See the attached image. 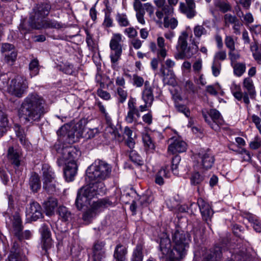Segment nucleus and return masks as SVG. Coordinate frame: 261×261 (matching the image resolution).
Returning <instances> with one entry per match:
<instances>
[{"label": "nucleus", "mask_w": 261, "mask_h": 261, "mask_svg": "<svg viewBox=\"0 0 261 261\" xmlns=\"http://www.w3.org/2000/svg\"><path fill=\"white\" fill-rule=\"evenodd\" d=\"M85 125L82 121L75 124H66L57 131L59 140L55 144L54 149L58 154L57 164L59 167L67 162H75L79 155L80 151L74 146L66 145L72 144L77 141L83 135Z\"/></svg>", "instance_id": "f257e3e1"}, {"label": "nucleus", "mask_w": 261, "mask_h": 261, "mask_svg": "<svg viewBox=\"0 0 261 261\" xmlns=\"http://www.w3.org/2000/svg\"><path fill=\"white\" fill-rule=\"evenodd\" d=\"M172 240L174 247L171 249L170 239L168 237L161 239L160 257L163 261H181L187 254L190 242L189 234L182 231L176 230L172 235Z\"/></svg>", "instance_id": "f03ea898"}, {"label": "nucleus", "mask_w": 261, "mask_h": 261, "mask_svg": "<svg viewBox=\"0 0 261 261\" xmlns=\"http://www.w3.org/2000/svg\"><path fill=\"white\" fill-rule=\"evenodd\" d=\"M45 103L42 96L35 92L30 93L18 109L19 117L30 123L40 121L46 113Z\"/></svg>", "instance_id": "7ed1b4c3"}, {"label": "nucleus", "mask_w": 261, "mask_h": 261, "mask_svg": "<svg viewBox=\"0 0 261 261\" xmlns=\"http://www.w3.org/2000/svg\"><path fill=\"white\" fill-rule=\"evenodd\" d=\"M106 189L104 183L88 185L81 188L78 191L75 205L79 210L91 204L90 200L97 195L105 194Z\"/></svg>", "instance_id": "20e7f679"}, {"label": "nucleus", "mask_w": 261, "mask_h": 261, "mask_svg": "<svg viewBox=\"0 0 261 261\" xmlns=\"http://www.w3.org/2000/svg\"><path fill=\"white\" fill-rule=\"evenodd\" d=\"M112 167L106 162L100 160L95 161L87 169L86 175L91 182L96 185L109 178L111 174Z\"/></svg>", "instance_id": "39448f33"}, {"label": "nucleus", "mask_w": 261, "mask_h": 261, "mask_svg": "<svg viewBox=\"0 0 261 261\" xmlns=\"http://www.w3.org/2000/svg\"><path fill=\"white\" fill-rule=\"evenodd\" d=\"M7 227L11 232L17 238V239H30L32 236L29 230L23 231V226L20 216L15 213L12 216H9L6 220Z\"/></svg>", "instance_id": "423d86ee"}, {"label": "nucleus", "mask_w": 261, "mask_h": 261, "mask_svg": "<svg viewBox=\"0 0 261 261\" xmlns=\"http://www.w3.org/2000/svg\"><path fill=\"white\" fill-rule=\"evenodd\" d=\"M188 34L187 31H182L179 35L176 46V48L178 52L175 56L176 59L190 58L194 54L190 53V47L188 46Z\"/></svg>", "instance_id": "0eeeda50"}, {"label": "nucleus", "mask_w": 261, "mask_h": 261, "mask_svg": "<svg viewBox=\"0 0 261 261\" xmlns=\"http://www.w3.org/2000/svg\"><path fill=\"white\" fill-rule=\"evenodd\" d=\"M28 88L27 80L23 76L17 75L11 81L9 89V92L17 97H21Z\"/></svg>", "instance_id": "6e6552de"}, {"label": "nucleus", "mask_w": 261, "mask_h": 261, "mask_svg": "<svg viewBox=\"0 0 261 261\" xmlns=\"http://www.w3.org/2000/svg\"><path fill=\"white\" fill-rule=\"evenodd\" d=\"M51 9L50 5L48 3L37 4L30 13V16L37 22V26L42 28L43 20L48 15Z\"/></svg>", "instance_id": "1a4fd4ad"}, {"label": "nucleus", "mask_w": 261, "mask_h": 261, "mask_svg": "<svg viewBox=\"0 0 261 261\" xmlns=\"http://www.w3.org/2000/svg\"><path fill=\"white\" fill-rule=\"evenodd\" d=\"M41 236L40 246L42 254L49 257V250L53 246V241L51 238V232L48 226L43 224L40 229Z\"/></svg>", "instance_id": "9d476101"}, {"label": "nucleus", "mask_w": 261, "mask_h": 261, "mask_svg": "<svg viewBox=\"0 0 261 261\" xmlns=\"http://www.w3.org/2000/svg\"><path fill=\"white\" fill-rule=\"evenodd\" d=\"M122 41V36L120 34H114L110 41V47L111 52L110 57L113 64L116 63L120 59L122 51L121 44Z\"/></svg>", "instance_id": "9b49d317"}, {"label": "nucleus", "mask_w": 261, "mask_h": 261, "mask_svg": "<svg viewBox=\"0 0 261 261\" xmlns=\"http://www.w3.org/2000/svg\"><path fill=\"white\" fill-rule=\"evenodd\" d=\"M106 242L103 241L96 240L90 249V255L92 261H106Z\"/></svg>", "instance_id": "f8f14e48"}, {"label": "nucleus", "mask_w": 261, "mask_h": 261, "mask_svg": "<svg viewBox=\"0 0 261 261\" xmlns=\"http://www.w3.org/2000/svg\"><path fill=\"white\" fill-rule=\"evenodd\" d=\"M7 158L15 169L25 165L24 158L21 150L19 148L9 147L7 151Z\"/></svg>", "instance_id": "ddd939ff"}, {"label": "nucleus", "mask_w": 261, "mask_h": 261, "mask_svg": "<svg viewBox=\"0 0 261 261\" xmlns=\"http://www.w3.org/2000/svg\"><path fill=\"white\" fill-rule=\"evenodd\" d=\"M198 156V162L201 170H207L213 167L215 160L214 155L210 149L200 151Z\"/></svg>", "instance_id": "4468645a"}, {"label": "nucleus", "mask_w": 261, "mask_h": 261, "mask_svg": "<svg viewBox=\"0 0 261 261\" xmlns=\"http://www.w3.org/2000/svg\"><path fill=\"white\" fill-rule=\"evenodd\" d=\"M154 3L155 5L160 9L155 12L156 16L158 20H155L157 24H162V19L164 15L165 17H169L173 13L174 8L171 5L166 4V0H154Z\"/></svg>", "instance_id": "2eb2a0df"}, {"label": "nucleus", "mask_w": 261, "mask_h": 261, "mask_svg": "<svg viewBox=\"0 0 261 261\" xmlns=\"http://www.w3.org/2000/svg\"><path fill=\"white\" fill-rule=\"evenodd\" d=\"M197 205L199 207L203 220L206 222L210 220L214 212L210 204L200 198L198 199L196 203H193L190 205V208L192 210Z\"/></svg>", "instance_id": "dca6fc26"}, {"label": "nucleus", "mask_w": 261, "mask_h": 261, "mask_svg": "<svg viewBox=\"0 0 261 261\" xmlns=\"http://www.w3.org/2000/svg\"><path fill=\"white\" fill-rule=\"evenodd\" d=\"M128 112L125 120L128 123L137 122L140 117L139 110L136 106V100L134 98L130 97L127 103Z\"/></svg>", "instance_id": "f3484780"}, {"label": "nucleus", "mask_w": 261, "mask_h": 261, "mask_svg": "<svg viewBox=\"0 0 261 261\" xmlns=\"http://www.w3.org/2000/svg\"><path fill=\"white\" fill-rule=\"evenodd\" d=\"M179 11L188 18H193L197 14L194 0H185V2H180Z\"/></svg>", "instance_id": "a211bd4d"}, {"label": "nucleus", "mask_w": 261, "mask_h": 261, "mask_svg": "<svg viewBox=\"0 0 261 261\" xmlns=\"http://www.w3.org/2000/svg\"><path fill=\"white\" fill-rule=\"evenodd\" d=\"M168 151L172 154L185 152L187 149V144L180 138L173 137L169 141Z\"/></svg>", "instance_id": "6ab92c4d"}, {"label": "nucleus", "mask_w": 261, "mask_h": 261, "mask_svg": "<svg viewBox=\"0 0 261 261\" xmlns=\"http://www.w3.org/2000/svg\"><path fill=\"white\" fill-rule=\"evenodd\" d=\"M243 85L247 90V92L244 93L243 101L245 104L248 105L250 103L249 96L252 99H254L255 97L256 91L255 87L252 80L249 77H246L244 79Z\"/></svg>", "instance_id": "aec40b11"}, {"label": "nucleus", "mask_w": 261, "mask_h": 261, "mask_svg": "<svg viewBox=\"0 0 261 261\" xmlns=\"http://www.w3.org/2000/svg\"><path fill=\"white\" fill-rule=\"evenodd\" d=\"M26 213L31 221H37L43 216L41 206L38 202L34 201L30 203L29 206L27 208Z\"/></svg>", "instance_id": "412c9836"}, {"label": "nucleus", "mask_w": 261, "mask_h": 261, "mask_svg": "<svg viewBox=\"0 0 261 261\" xmlns=\"http://www.w3.org/2000/svg\"><path fill=\"white\" fill-rule=\"evenodd\" d=\"M154 86L151 84L148 81H146L143 89L142 92V98L145 103L151 106L154 100V95L153 90Z\"/></svg>", "instance_id": "4be33fe9"}, {"label": "nucleus", "mask_w": 261, "mask_h": 261, "mask_svg": "<svg viewBox=\"0 0 261 261\" xmlns=\"http://www.w3.org/2000/svg\"><path fill=\"white\" fill-rule=\"evenodd\" d=\"M37 22L30 16L29 20L23 19L21 20L19 25L18 29L23 35L29 33L32 29L39 30L41 29L40 26H37Z\"/></svg>", "instance_id": "5701e85b"}, {"label": "nucleus", "mask_w": 261, "mask_h": 261, "mask_svg": "<svg viewBox=\"0 0 261 261\" xmlns=\"http://www.w3.org/2000/svg\"><path fill=\"white\" fill-rule=\"evenodd\" d=\"M222 252L221 247L216 246L205 254L203 258V261H220L222 258ZM224 261L234 260L232 259H228Z\"/></svg>", "instance_id": "b1692460"}, {"label": "nucleus", "mask_w": 261, "mask_h": 261, "mask_svg": "<svg viewBox=\"0 0 261 261\" xmlns=\"http://www.w3.org/2000/svg\"><path fill=\"white\" fill-rule=\"evenodd\" d=\"M64 169V174L67 181H71L74 179L77 173V166L76 162H67Z\"/></svg>", "instance_id": "393cba45"}, {"label": "nucleus", "mask_w": 261, "mask_h": 261, "mask_svg": "<svg viewBox=\"0 0 261 261\" xmlns=\"http://www.w3.org/2000/svg\"><path fill=\"white\" fill-rule=\"evenodd\" d=\"M58 205L57 198L50 197L43 203V206L46 215L51 216L54 214L55 210Z\"/></svg>", "instance_id": "a878e982"}, {"label": "nucleus", "mask_w": 261, "mask_h": 261, "mask_svg": "<svg viewBox=\"0 0 261 261\" xmlns=\"http://www.w3.org/2000/svg\"><path fill=\"white\" fill-rule=\"evenodd\" d=\"M127 253V248L119 243L115 247L113 256L116 261L127 260L126 257Z\"/></svg>", "instance_id": "bb28decb"}, {"label": "nucleus", "mask_w": 261, "mask_h": 261, "mask_svg": "<svg viewBox=\"0 0 261 261\" xmlns=\"http://www.w3.org/2000/svg\"><path fill=\"white\" fill-rule=\"evenodd\" d=\"M112 205L113 202L111 201L109 198L106 197L93 202L91 206H92V208L97 212L100 211Z\"/></svg>", "instance_id": "cd10ccee"}, {"label": "nucleus", "mask_w": 261, "mask_h": 261, "mask_svg": "<svg viewBox=\"0 0 261 261\" xmlns=\"http://www.w3.org/2000/svg\"><path fill=\"white\" fill-rule=\"evenodd\" d=\"M29 185L30 189L34 193H36L41 188L40 177L35 172L32 173L29 179Z\"/></svg>", "instance_id": "c85d7f7f"}, {"label": "nucleus", "mask_w": 261, "mask_h": 261, "mask_svg": "<svg viewBox=\"0 0 261 261\" xmlns=\"http://www.w3.org/2000/svg\"><path fill=\"white\" fill-rule=\"evenodd\" d=\"M157 44L159 49L157 51V57L161 62H162L167 56V50L165 46V40L162 37H159L157 39Z\"/></svg>", "instance_id": "c756f323"}, {"label": "nucleus", "mask_w": 261, "mask_h": 261, "mask_svg": "<svg viewBox=\"0 0 261 261\" xmlns=\"http://www.w3.org/2000/svg\"><path fill=\"white\" fill-rule=\"evenodd\" d=\"M14 129L16 136L19 139L20 143L25 147H29V142L26 139L24 129L18 124L15 125Z\"/></svg>", "instance_id": "7c9ffc66"}, {"label": "nucleus", "mask_w": 261, "mask_h": 261, "mask_svg": "<svg viewBox=\"0 0 261 261\" xmlns=\"http://www.w3.org/2000/svg\"><path fill=\"white\" fill-rule=\"evenodd\" d=\"M43 182H49L55 179V175L52 169L47 164L42 166Z\"/></svg>", "instance_id": "2f4dec72"}, {"label": "nucleus", "mask_w": 261, "mask_h": 261, "mask_svg": "<svg viewBox=\"0 0 261 261\" xmlns=\"http://www.w3.org/2000/svg\"><path fill=\"white\" fill-rule=\"evenodd\" d=\"M24 239L15 241L13 242L11 248L10 249V253H13L15 255H23L22 244L24 242H22Z\"/></svg>", "instance_id": "473e14b6"}, {"label": "nucleus", "mask_w": 261, "mask_h": 261, "mask_svg": "<svg viewBox=\"0 0 261 261\" xmlns=\"http://www.w3.org/2000/svg\"><path fill=\"white\" fill-rule=\"evenodd\" d=\"M57 213L62 221H69L72 218V214L68 209L64 206H60L58 207Z\"/></svg>", "instance_id": "72a5a7b5"}, {"label": "nucleus", "mask_w": 261, "mask_h": 261, "mask_svg": "<svg viewBox=\"0 0 261 261\" xmlns=\"http://www.w3.org/2000/svg\"><path fill=\"white\" fill-rule=\"evenodd\" d=\"M169 172L166 168L162 167L155 174L154 181L155 184L162 186L164 184V177H169Z\"/></svg>", "instance_id": "f704fd0d"}, {"label": "nucleus", "mask_w": 261, "mask_h": 261, "mask_svg": "<svg viewBox=\"0 0 261 261\" xmlns=\"http://www.w3.org/2000/svg\"><path fill=\"white\" fill-rule=\"evenodd\" d=\"M143 246L141 244H137L133 251L131 261H142L143 259Z\"/></svg>", "instance_id": "c9c22d12"}, {"label": "nucleus", "mask_w": 261, "mask_h": 261, "mask_svg": "<svg viewBox=\"0 0 261 261\" xmlns=\"http://www.w3.org/2000/svg\"><path fill=\"white\" fill-rule=\"evenodd\" d=\"M63 24L54 19H47L43 21L42 28L59 29L63 27Z\"/></svg>", "instance_id": "e433bc0d"}, {"label": "nucleus", "mask_w": 261, "mask_h": 261, "mask_svg": "<svg viewBox=\"0 0 261 261\" xmlns=\"http://www.w3.org/2000/svg\"><path fill=\"white\" fill-rule=\"evenodd\" d=\"M214 6L223 13H225L231 9L229 3L226 0H214Z\"/></svg>", "instance_id": "4c0bfd02"}, {"label": "nucleus", "mask_w": 261, "mask_h": 261, "mask_svg": "<svg viewBox=\"0 0 261 261\" xmlns=\"http://www.w3.org/2000/svg\"><path fill=\"white\" fill-rule=\"evenodd\" d=\"M233 73L237 76H242L246 71V64L244 63L237 62L232 65Z\"/></svg>", "instance_id": "58836bf2"}, {"label": "nucleus", "mask_w": 261, "mask_h": 261, "mask_svg": "<svg viewBox=\"0 0 261 261\" xmlns=\"http://www.w3.org/2000/svg\"><path fill=\"white\" fill-rule=\"evenodd\" d=\"M142 140L146 150L149 151L153 150L154 149V144L148 134H144L142 136Z\"/></svg>", "instance_id": "ea45409f"}, {"label": "nucleus", "mask_w": 261, "mask_h": 261, "mask_svg": "<svg viewBox=\"0 0 261 261\" xmlns=\"http://www.w3.org/2000/svg\"><path fill=\"white\" fill-rule=\"evenodd\" d=\"M163 24L165 28H170L171 30H174L178 25V21L174 17H164Z\"/></svg>", "instance_id": "a19ab883"}, {"label": "nucleus", "mask_w": 261, "mask_h": 261, "mask_svg": "<svg viewBox=\"0 0 261 261\" xmlns=\"http://www.w3.org/2000/svg\"><path fill=\"white\" fill-rule=\"evenodd\" d=\"M206 111L209 116L211 117L213 123L218 126V123H219V121L221 120V114L219 112L214 109Z\"/></svg>", "instance_id": "79ce46f5"}, {"label": "nucleus", "mask_w": 261, "mask_h": 261, "mask_svg": "<svg viewBox=\"0 0 261 261\" xmlns=\"http://www.w3.org/2000/svg\"><path fill=\"white\" fill-rule=\"evenodd\" d=\"M29 70L31 77L37 75L39 72V62L36 59H33L29 64Z\"/></svg>", "instance_id": "37998d69"}, {"label": "nucleus", "mask_w": 261, "mask_h": 261, "mask_svg": "<svg viewBox=\"0 0 261 261\" xmlns=\"http://www.w3.org/2000/svg\"><path fill=\"white\" fill-rule=\"evenodd\" d=\"M204 177L199 172H193L190 177V181L192 185L196 186L200 184L204 180Z\"/></svg>", "instance_id": "c03bdc74"}, {"label": "nucleus", "mask_w": 261, "mask_h": 261, "mask_svg": "<svg viewBox=\"0 0 261 261\" xmlns=\"http://www.w3.org/2000/svg\"><path fill=\"white\" fill-rule=\"evenodd\" d=\"M193 32L195 37L200 39L203 35H206L207 33V30L202 25L197 24L193 28Z\"/></svg>", "instance_id": "a18cd8bd"}, {"label": "nucleus", "mask_w": 261, "mask_h": 261, "mask_svg": "<svg viewBox=\"0 0 261 261\" xmlns=\"http://www.w3.org/2000/svg\"><path fill=\"white\" fill-rule=\"evenodd\" d=\"M248 220L254 230L257 232H261V221L254 216H249Z\"/></svg>", "instance_id": "49530a36"}, {"label": "nucleus", "mask_w": 261, "mask_h": 261, "mask_svg": "<svg viewBox=\"0 0 261 261\" xmlns=\"http://www.w3.org/2000/svg\"><path fill=\"white\" fill-rule=\"evenodd\" d=\"M153 200L152 195L144 194L142 195L138 200L139 203L142 206H147Z\"/></svg>", "instance_id": "de8ad7c7"}, {"label": "nucleus", "mask_w": 261, "mask_h": 261, "mask_svg": "<svg viewBox=\"0 0 261 261\" xmlns=\"http://www.w3.org/2000/svg\"><path fill=\"white\" fill-rule=\"evenodd\" d=\"M124 88L118 87L117 89V94L118 96V101L119 103H123L127 97V92L124 89Z\"/></svg>", "instance_id": "09e8293b"}, {"label": "nucleus", "mask_w": 261, "mask_h": 261, "mask_svg": "<svg viewBox=\"0 0 261 261\" xmlns=\"http://www.w3.org/2000/svg\"><path fill=\"white\" fill-rule=\"evenodd\" d=\"M129 157L130 160L135 164L139 165L142 164V161L141 156L135 150H130L129 151Z\"/></svg>", "instance_id": "8fccbe9b"}, {"label": "nucleus", "mask_w": 261, "mask_h": 261, "mask_svg": "<svg viewBox=\"0 0 261 261\" xmlns=\"http://www.w3.org/2000/svg\"><path fill=\"white\" fill-rule=\"evenodd\" d=\"M43 188L49 194H53L56 191L55 180L49 182H43Z\"/></svg>", "instance_id": "3c124183"}, {"label": "nucleus", "mask_w": 261, "mask_h": 261, "mask_svg": "<svg viewBox=\"0 0 261 261\" xmlns=\"http://www.w3.org/2000/svg\"><path fill=\"white\" fill-rule=\"evenodd\" d=\"M96 211L95 210L92 208V206H91V208L87 210L83 215V219L84 221L87 222H90L92 219L95 215Z\"/></svg>", "instance_id": "603ef678"}, {"label": "nucleus", "mask_w": 261, "mask_h": 261, "mask_svg": "<svg viewBox=\"0 0 261 261\" xmlns=\"http://www.w3.org/2000/svg\"><path fill=\"white\" fill-rule=\"evenodd\" d=\"M180 161V156L178 155H176L172 158L171 169L174 174H178V171L177 170V168Z\"/></svg>", "instance_id": "864d4df0"}, {"label": "nucleus", "mask_w": 261, "mask_h": 261, "mask_svg": "<svg viewBox=\"0 0 261 261\" xmlns=\"http://www.w3.org/2000/svg\"><path fill=\"white\" fill-rule=\"evenodd\" d=\"M202 115L205 121L214 130H218L219 128V126L215 124L212 120L211 117L207 114L206 111H202Z\"/></svg>", "instance_id": "5fc2aeb1"}, {"label": "nucleus", "mask_w": 261, "mask_h": 261, "mask_svg": "<svg viewBox=\"0 0 261 261\" xmlns=\"http://www.w3.org/2000/svg\"><path fill=\"white\" fill-rule=\"evenodd\" d=\"M224 20L225 26L229 27L230 24H233L238 20V19L236 16L227 13L224 16Z\"/></svg>", "instance_id": "6e6d98bb"}, {"label": "nucleus", "mask_w": 261, "mask_h": 261, "mask_svg": "<svg viewBox=\"0 0 261 261\" xmlns=\"http://www.w3.org/2000/svg\"><path fill=\"white\" fill-rule=\"evenodd\" d=\"M221 68V63L218 61L214 60L212 66V70L213 75L215 76H218L220 73Z\"/></svg>", "instance_id": "4d7b16f0"}, {"label": "nucleus", "mask_w": 261, "mask_h": 261, "mask_svg": "<svg viewBox=\"0 0 261 261\" xmlns=\"http://www.w3.org/2000/svg\"><path fill=\"white\" fill-rule=\"evenodd\" d=\"M10 77L8 74H0V89H4L8 86Z\"/></svg>", "instance_id": "13d9d810"}, {"label": "nucleus", "mask_w": 261, "mask_h": 261, "mask_svg": "<svg viewBox=\"0 0 261 261\" xmlns=\"http://www.w3.org/2000/svg\"><path fill=\"white\" fill-rule=\"evenodd\" d=\"M234 259L237 261H250V256L243 251H239V253L234 254Z\"/></svg>", "instance_id": "bf43d9fd"}, {"label": "nucleus", "mask_w": 261, "mask_h": 261, "mask_svg": "<svg viewBox=\"0 0 261 261\" xmlns=\"http://www.w3.org/2000/svg\"><path fill=\"white\" fill-rule=\"evenodd\" d=\"M133 85L136 87H141L143 85H145V82L143 78L136 74H134L133 76Z\"/></svg>", "instance_id": "052dcab7"}, {"label": "nucleus", "mask_w": 261, "mask_h": 261, "mask_svg": "<svg viewBox=\"0 0 261 261\" xmlns=\"http://www.w3.org/2000/svg\"><path fill=\"white\" fill-rule=\"evenodd\" d=\"M225 44L229 50H235V43L233 38L230 36H227L225 38Z\"/></svg>", "instance_id": "680f3d73"}, {"label": "nucleus", "mask_w": 261, "mask_h": 261, "mask_svg": "<svg viewBox=\"0 0 261 261\" xmlns=\"http://www.w3.org/2000/svg\"><path fill=\"white\" fill-rule=\"evenodd\" d=\"M16 57L17 53L14 50L5 54V60L8 63L13 62L16 60Z\"/></svg>", "instance_id": "e2e57ef3"}, {"label": "nucleus", "mask_w": 261, "mask_h": 261, "mask_svg": "<svg viewBox=\"0 0 261 261\" xmlns=\"http://www.w3.org/2000/svg\"><path fill=\"white\" fill-rule=\"evenodd\" d=\"M117 19L121 26L126 27L129 25V22L126 15L118 14L117 16Z\"/></svg>", "instance_id": "0e129e2a"}, {"label": "nucleus", "mask_w": 261, "mask_h": 261, "mask_svg": "<svg viewBox=\"0 0 261 261\" xmlns=\"http://www.w3.org/2000/svg\"><path fill=\"white\" fill-rule=\"evenodd\" d=\"M176 110L181 113H182L187 117H188L190 114V111L186 106L184 105L177 104L175 105Z\"/></svg>", "instance_id": "69168bd1"}, {"label": "nucleus", "mask_w": 261, "mask_h": 261, "mask_svg": "<svg viewBox=\"0 0 261 261\" xmlns=\"http://www.w3.org/2000/svg\"><path fill=\"white\" fill-rule=\"evenodd\" d=\"M261 146V140L258 138L255 137L253 141L250 142L249 143V147L252 149H257Z\"/></svg>", "instance_id": "338daca9"}, {"label": "nucleus", "mask_w": 261, "mask_h": 261, "mask_svg": "<svg viewBox=\"0 0 261 261\" xmlns=\"http://www.w3.org/2000/svg\"><path fill=\"white\" fill-rule=\"evenodd\" d=\"M23 257V255L10 253L5 261H22Z\"/></svg>", "instance_id": "774afa93"}]
</instances>
